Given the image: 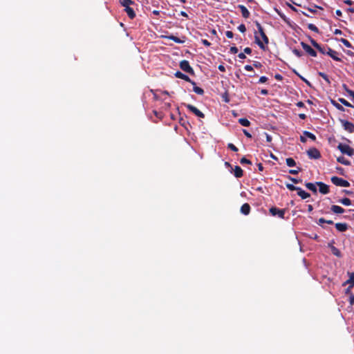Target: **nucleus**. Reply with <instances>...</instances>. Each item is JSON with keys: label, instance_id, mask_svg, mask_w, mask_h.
<instances>
[{"label": "nucleus", "instance_id": "nucleus-1", "mask_svg": "<svg viewBox=\"0 0 354 354\" xmlns=\"http://www.w3.org/2000/svg\"><path fill=\"white\" fill-rule=\"evenodd\" d=\"M257 28L258 29V32L259 33L261 37L262 38L261 41L259 38V37L257 35V32L254 35V40L255 43L259 46V48L262 50L266 49V45H267L269 42L268 37L266 35L264 30L261 25L258 22L256 21L255 23Z\"/></svg>", "mask_w": 354, "mask_h": 354}, {"label": "nucleus", "instance_id": "nucleus-2", "mask_svg": "<svg viewBox=\"0 0 354 354\" xmlns=\"http://www.w3.org/2000/svg\"><path fill=\"white\" fill-rule=\"evenodd\" d=\"M337 149L343 153L346 154L348 156H353L354 155V149L351 148L349 145L346 144L339 143L337 146Z\"/></svg>", "mask_w": 354, "mask_h": 354}, {"label": "nucleus", "instance_id": "nucleus-3", "mask_svg": "<svg viewBox=\"0 0 354 354\" xmlns=\"http://www.w3.org/2000/svg\"><path fill=\"white\" fill-rule=\"evenodd\" d=\"M330 180L336 186L348 187L351 185L348 181L337 176H333Z\"/></svg>", "mask_w": 354, "mask_h": 354}, {"label": "nucleus", "instance_id": "nucleus-4", "mask_svg": "<svg viewBox=\"0 0 354 354\" xmlns=\"http://www.w3.org/2000/svg\"><path fill=\"white\" fill-rule=\"evenodd\" d=\"M182 105L185 106L189 111L193 113L194 115H196L198 118H205L204 113H203L200 110H198L194 105H192L189 104H186V103H183Z\"/></svg>", "mask_w": 354, "mask_h": 354}, {"label": "nucleus", "instance_id": "nucleus-5", "mask_svg": "<svg viewBox=\"0 0 354 354\" xmlns=\"http://www.w3.org/2000/svg\"><path fill=\"white\" fill-rule=\"evenodd\" d=\"M270 213L273 216H278L280 218H284V215L286 212L285 209H279L276 207H272L269 209Z\"/></svg>", "mask_w": 354, "mask_h": 354}, {"label": "nucleus", "instance_id": "nucleus-6", "mask_svg": "<svg viewBox=\"0 0 354 354\" xmlns=\"http://www.w3.org/2000/svg\"><path fill=\"white\" fill-rule=\"evenodd\" d=\"M180 68L185 72L188 73L191 75L194 74V71L193 68L191 67L189 62L187 60H182L180 62Z\"/></svg>", "mask_w": 354, "mask_h": 354}, {"label": "nucleus", "instance_id": "nucleus-7", "mask_svg": "<svg viewBox=\"0 0 354 354\" xmlns=\"http://www.w3.org/2000/svg\"><path fill=\"white\" fill-rule=\"evenodd\" d=\"M307 154L310 159H319L321 158L319 151L315 147H312L307 151Z\"/></svg>", "mask_w": 354, "mask_h": 354}, {"label": "nucleus", "instance_id": "nucleus-8", "mask_svg": "<svg viewBox=\"0 0 354 354\" xmlns=\"http://www.w3.org/2000/svg\"><path fill=\"white\" fill-rule=\"evenodd\" d=\"M340 122L344 130L349 133H354V124L352 122L345 120H340Z\"/></svg>", "mask_w": 354, "mask_h": 354}, {"label": "nucleus", "instance_id": "nucleus-9", "mask_svg": "<svg viewBox=\"0 0 354 354\" xmlns=\"http://www.w3.org/2000/svg\"><path fill=\"white\" fill-rule=\"evenodd\" d=\"M301 46L308 55L314 57H317V52L313 48H312L308 44L301 41Z\"/></svg>", "mask_w": 354, "mask_h": 354}, {"label": "nucleus", "instance_id": "nucleus-10", "mask_svg": "<svg viewBox=\"0 0 354 354\" xmlns=\"http://www.w3.org/2000/svg\"><path fill=\"white\" fill-rule=\"evenodd\" d=\"M175 77L182 79L186 82H188L191 83L192 85H195L196 82L192 81L187 75H185L184 73H181L180 71H176L175 73Z\"/></svg>", "mask_w": 354, "mask_h": 354}, {"label": "nucleus", "instance_id": "nucleus-11", "mask_svg": "<svg viewBox=\"0 0 354 354\" xmlns=\"http://www.w3.org/2000/svg\"><path fill=\"white\" fill-rule=\"evenodd\" d=\"M316 185L319 187V192L323 194L329 193V186L322 182H317Z\"/></svg>", "mask_w": 354, "mask_h": 354}, {"label": "nucleus", "instance_id": "nucleus-12", "mask_svg": "<svg viewBox=\"0 0 354 354\" xmlns=\"http://www.w3.org/2000/svg\"><path fill=\"white\" fill-rule=\"evenodd\" d=\"M238 8L240 9L242 16L244 18H245V19L249 18L250 13L249 10H248V8L245 6L239 5Z\"/></svg>", "mask_w": 354, "mask_h": 354}, {"label": "nucleus", "instance_id": "nucleus-13", "mask_svg": "<svg viewBox=\"0 0 354 354\" xmlns=\"http://www.w3.org/2000/svg\"><path fill=\"white\" fill-rule=\"evenodd\" d=\"M250 205L248 204V203H244L241 207V212L244 214V215H248L250 212Z\"/></svg>", "mask_w": 354, "mask_h": 354}, {"label": "nucleus", "instance_id": "nucleus-14", "mask_svg": "<svg viewBox=\"0 0 354 354\" xmlns=\"http://www.w3.org/2000/svg\"><path fill=\"white\" fill-rule=\"evenodd\" d=\"M330 209L335 214H343L345 212L344 208L336 205H333L330 207Z\"/></svg>", "mask_w": 354, "mask_h": 354}, {"label": "nucleus", "instance_id": "nucleus-15", "mask_svg": "<svg viewBox=\"0 0 354 354\" xmlns=\"http://www.w3.org/2000/svg\"><path fill=\"white\" fill-rule=\"evenodd\" d=\"M335 227L339 232H343L348 230V225L346 223H337Z\"/></svg>", "mask_w": 354, "mask_h": 354}, {"label": "nucleus", "instance_id": "nucleus-16", "mask_svg": "<svg viewBox=\"0 0 354 354\" xmlns=\"http://www.w3.org/2000/svg\"><path fill=\"white\" fill-rule=\"evenodd\" d=\"M124 8V10L127 13L128 17L131 19H134L136 17V12H134L133 9L129 7V6H125Z\"/></svg>", "mask_w": 354, "mask_h": 354}, {"label": "nucleus", "instance_id": "nucleus-17", "mask_svg": "<svg viewBox=\"0 0 354 354\" xmlns=\"http://www.w3.org/2000/svg\"><path fill=\"white\" fill-rule=\"evenodd\" d=\"M349 279L344 282L343 286L347 284L351 285V287L354 286V272H348Z\"/></svg>", "mask_w": 354, "mask_h": 354}, {"label": "nucleus", "instance_id": "nucleus-18", "mask_svg": "<svg viewBox=\"0 0 354 354\" xmlns=\"http://www.w3.org/2000/svg\"><path fill=\"white\" fill-rule=\"evenodd\" d=\"M297 192L298 196H299L302 199H306L310 196L309 193L305 192L301 187H299Z\"/></svg>", "mask_w": 354, "mask_h": 354}, {"label": "nucleus", "instance_id": "nucleus-19", "mask_svg": "<svg viewBox=\"0 0 354 354\" xmlns=\"http://www.w3.org/2000/svg\"><path fill=\"white\" fill-rule=\"evenodd\" d=\"M328 247L330 248V250H331V252L333 253V254H334L335 256H336L337 257H342V253L338 248H337L336 247H335L334 245H333L331 244H328Z\"/></svg>", "mask_w": 354, "mask_h": 354}, {"label": "nucleus", "instance_id": "nucleus-20", "mask_svg": "<svg viewBox=\"0 0 354 354\" xmlns=\"http://www.w3.org/2000/svg\"><path fill=\"white\" fill-rule=\"evenodd\" d=\"M234 174L236 178H241L243 175V169L239 166H235Z\"/></svg>", "mask_w": 354, "mask_h": 354}, {"label": "nucleus", "instance_id": "nucleus-21", "mask_svg": "<svg viewBox=\"0 0 354 354\" xmlns=\"http://www.w3.org/2000/svg\"><path fill=\"white\" fill-rule=\"evenodd\" d=\"M337 161L344 165H351V162L346 160L344 156H339L337 158Z\"/></svg>", "mask_w": 354, "mask_h": 354}, {"label": "nucleus", "instance_id": "nucleus-22", "mask_svg": "<svg viewBox=\"0 0 354 354\" xmlns=\"http://www.w3.org/2000/svg\"><path fill=\"white\" fill-rule=\"evenodd\" d=\"M305 186L306 187L307 189H308L309 190L312 191L314 193H317V188H316V186L314 183H305Z\"/></svg>", "mask_w": 354, "mask_h": 354}, {"label": "nucleus", "instance_id": "nucleus-23", "mask_svg": "<svg viewBox=\"0 0 354 354\" xmlns=\"http://www.w3.org/2000/svg\"><path fill=\"white\" fill-rule=\"evenodd\" d=\"M239 123L243 127H249L250 125V122L245 118L239 119Z\"/></svg>", "mask_w": 354, "mask_h": 354}, {"label": "nucleus", "instance_id": "nucleus-24", "mask_svg": "<svg viewBox=\"0 0 354 354\" xmlns=\"http://www.w3.org/2000/svg\"><path fill=\"white\" fill-rule=\"evenodd\" d=\"M303 134H304V136L308 137V138L311 139L313 141L316 140V136L310 131H304L303 132Z\"/></svg>", "mask_w": 354, "mask_h": 354}, {"label": "nucleus", "instance_id": "nucleus-25", "mask_svg": "<svg viewBox=\"0 0 354 354\" xmlns=\"http://www.w3.org/2000/svg\"><path fill=\"white\" fill-rule=\"evenodd\" d=\"M331 104L337 109H338L339 111H344L345 109L341 105L339 104V103H337L335 100H331Z\"/></svg>", "mask_w": 354, "mask_h": 354}, {"label": "nucleus", "instance_id": "nucleus-26", "mask_svg": "<svg viewBox=\"0 0 354 354\" xmlns=\"http://www.w3.org/2000/svg\"><path fill=\"white\" fill-rule=\"evenodd\" d=\"M344 205L348 206L351 204V201L348 198H344L339 201Z\"/></svg>", "mask_w": 354, "mask_h": 354}, {"label": "nucleus", "instance_id": "nucleus-27", "mask_svg": "<svg viewBox=\"0 0 354 354\" xmlns=\"http://www.w3.org/2000/svg\"><path fill=\"white\" fill-rule=\"evenodd\" d=\"M338 101L342 103V104H344V106H348V107H353L354 108V106L352 105L350 102H348L347 100H346L344 98H339L338 99Z\"/></svg>", "mask_w": 354, "mask_h": 354}, {"label": "nucleus", "instance_id": "nucleus-28", "mask_svg": "<svg viewBox=\"0 0 354 354\" xmlns=\"http://www.w3.org/2000/svg\"><path fill=\"white\" fill-rule=\"evenodd\" d=\"M193 86H194L193 91L196 93H197L198 95H203L204 91L202 88L197 86L196 84L193 85Z\"/></svg>", "mask_w": 354, "mask_h": 354}, {"label": "nucleus", "instance_id": "nucleus-29", "mask_svg": "<svg viewBox=\"0 0 354 354\" xmlns=\"http://www.w3.org/2000/svg\"><path fill=\"white\" fill-rule=\"evenodd\" d=\"M286 164L288 167H294L296 165V162L292 158H288L286 160Z\"/></svg>", "mask_w": 354, "mask_h": 354}, {"label": "nucleus", "instance_id": "nucleus-30", "mask_svg": "<svg viewBox=\"0 0 354 354\" xmlns=\"http://www.w3.org/2000/svg\"><path fill=\"white\" fill-rule=\"evenodd\" d=\"M120 3L124 7L134 4V1L131 0H120Z\"/></svg>", "mask_w": 354, "mask_h": 354}, {"label": "nucleus", "instance_id": "nucleus-31", "mask_svg": "<svg viewBox=\"0 0 354 354\" xmlns=\"http://www.w3.org/2000/svg\"><path fill=\"white\" fill-rule=\"evenodd\" d=\"M318 75H319V76L322 77L328 84H330L329 77L326 73H324L323 72H319Z\"/></svg>", "mask_w": 354, "mask_h": 354}, {"label": "nucleus", "instance_id": "nucleus-32", "mask_svg": "<svg viewBox=\"0 0 354 354\" xmlns=\"http://www.w3.org/2000/svg\"><path fill=\"white\" fill-rule=\"evenodd\" d=\"M338 55H339V53H338L337 51H335H335L333 52V53H332V54L330 55V57L333 59H334V60H335V61L341 62V61H342V59H341V58H340V57H338Z\"/></svg>", "mask_w": 354, "mask_h": 354}, {"label": "nucleus", "instance_id": "nucleus-33", "mask_svg": "<svg viewBox=\"0 0 354 354\" xmlns=\"http://www.w3.org/2000/svg\"><path fill=\"white\" fill-rule=\"evenodd\" d=\"M308 28L315 32H319L318 28L313 24H308Z\"/></svg>", "mask_w": 354, "mask_h": 354}, {"label": "nucleus", "instance_id": "nucleus-34", "mask_svg": "<svg viewBox=\"0 0 354 354\" xmlns=\"http://www.w3.org/2000/svg\"><path fill=\"white\" fill-rule=\"evenodd\" d=\"M339 41L347 48H353V46L347 39L342 38L339 39Z\"/></svg>", "mask_w": 354, "mask_h": 354}, {"label": "nucleus", "instance_id": "nucleus-35", "mask_svg": "<svg viewBox=\"0 0 354 354\" xmlns=\"http://www.w3.org/2000/svg\"><path fill=\"white\" fill-rule=\"evenodd\" d=\"M286 186L290 191H297L299 188V187H296L294 185L290 183H287Z\"/></svg>", "mask_w": 354, "mask_h": 354}, {"label": "nucleus", "instance_id": "nucleus-36", "mask_svg": "<svg viewBox=\"0 0 354 354\" xmlns=\"http://www.w3.org/2000/svg\"><path fill=\"white\" fill-rule=\"evenodd\" d=\"M169 38L171 40H172V41H175L176 43H178V44H181V43H183V41H182V40H180V38H178V37H176V36L171 35V36L169 37Z\"/></svg>", "mask_w": 354, "mask_h": 354}, {"label": "nucleus", "instance_id": "nucleus-37", "mask_svg": "<svg viewBox=\"0 0 354 354\" xmlns=\"http://www.w3.org/2000/svg\"><path fill=\"white\" fill-rule=\"evenodd\" d=\"M227 148L230 149V150L234 151V152H236L238 151V148L232 143H229L227 145Z\"/></svg>", "mask_w": 354, "mask_h": 354}, {"label": "nucleus", "instance_id": "nucleus-38", "mask_svg": "<svg viewBox=\"0 0 354 354\" xmlns=\"http://www.w3.org/2000/svg\"><path fill=\"white\" fill-rule=\"evenodd\" d=\"M317 50H319V53L325 55L326 52V46H322L319 45V46L317 48Z\"/></svg>", "mask_w": 354, "mask_h": 354}, {"label": "nucleus", "instance_id": "nucleus-39", "mask_svg": "<svg viewBox=\"0 0 354 354\" xmlns=\"http://www.w3.org/2000/svg\"><path fill=\"white\" fill-rule=\"evenodd\" d=\"M292 53H294V55H295L297 57H300L303 55V53L301 50H298V49H293L292 50Z\"/></svg>", "mask_w": 354, "mask_h": 354}, {"label": "nucleus", "instance_id": "nucleus-40", "mask_svg": "<svg viewBox=\"0 0 354 354\" xmlns=\"http://www.w3.org/2000/svg\"><path fill=\"white\" fill-rule=\"evenodd\" d=\"M240 162L241 164H248V165H251L252 164V162L247 159L245 157H243L241 160H240Z\"/></svg>", "mask_w": 354, "mask_h": 354}, {"label": "nucleus", "instance_id": "nucleus-41", "mask_svg": "<svg viewBox=\"0 0 354 354\" xmlns=\"http://www.w3.org/2000/svg\"><path fill=\"white\" fill-rule=\"evenodd\" d=\"M287 178L291 180L292 183L297 184V183H301V179H297V178H292L290 176H288Z\"/></svg>", "mask_w": 354, "mask_h": 354}, {"label": "nucleus", "instance_id": "nucleus-42", "mask_svg": "<svg viewBox=\"0 0 354 354\" xmlns=\"http://www.w3.org/2000/svg\"><path fill=\"white\" fill-rule=\"evenodd\" d=\"M310 43L313 45V47H315L316 49L319 46V44H318L315 39L310 38Z\"/></svg>", "mask_w": 354, "mask_h": 354}, {"label": "nucleus", "instance_id": "nucleus-43", "mask_svg": "<svg viewBox=\"0 0 354 354\" xmlns=\"http://www.w3.org/2000/svg\"><path fill=\"white\" fill-rule=\"evenodd\" d=\"M238 30L241 32L244 33L246 31V28L244 24H241L238 26Z\"/></svg>", "mask_w": 354, "mask_h": 354}, {"label": "nucleus", "instance_id": "nucleus-44", "mask_svg": "<svg viewBox=\"0 0 354 354\" xmlns=\"http://www.w3.org/2000/svg\"><path fill=\"white\" fill-rule=\"evenodd\" d=\"M301 170V168H298L297 169H290L289 173L292 175H297Z\"/></svg>", "mask_w": 354, "mask_h": 354}, {"label": "nucleus", "instance_id": "nucleus-45", "mask_svg": "<svg viewBox=\"0 0 354 354\" xmlns=\"http://www.w3.org/2000/svg\"><path fill=\"white\" fill-rule=\"evenodd\" d=\"M239 51L238 50V48L236 47V46H232L230 49V52L232 53V54H236Z\"/></svg>", "mask_w": 354, "mask_h": 354}, {"label": "nucleus", "instance_id": "nucleus-46", "mask_svg": "<svg viewBox=\"0 0 354 354\" xmlns=\"http://www.w3.org/2000/svg\"><path fill=\"white\" fill-rule=\"evenodd\" d=\"M334 51H335L334 50H333L332 48H330V47L326 46V55H328V56H330V55L332 53H333Z\"/></svg>", "mask_w": 354, "mask_h": 354}, {"label": "nucleus", "instance_id": "nucleus-47", "mask_svg": "<svg viewBox=\"0 0 354 354\" xmlns=\"http://www.w3.org/2000/svg\"><path fill=\"white\" fill-rule=\"evenodd\" d=\"M225 35L227 38L231 39L234 37V33L230 30H227L225 32Z\"/></svg>", "mask_w": 354, "mask_h": 354}, {"label": "nucleus", "instance_id": "nucleus-48", "mask_svg": "<svg viewBox=\"0 0 354 354\" xmlns=\"http://www.w3.org/2000/svg\"><path fill=\"white\" fill-rule=\"evenodd\" d=\"M336 169L337 171V172L341 174V175H344V169L341 167H336Z\"/></svg>", "mask_w": 354, "mask_h": 354}, {"label": "nucleus", "instance_id": "nucleus-49", "mask_svg": "<svg viewBox=\"0 0 354 354\" xmlns=\"http://www.w3.org/2000/svg\"><path fill=\"white\" fill-rule=\"evenodd\" d=\"M268 80V78L266 76H261L259 78V83H265Z\"/></svg>", "mask_w": 354, "mask_h": 354}, {"label": "nucleus", "instance_id": "nucleus-50", "mask_svg": "<svg viewBox=\"0 0 354 354\" xmlns=\"http://www.w3.org/2000/svg\"><path fill=\"white\" fill-rule=\"evenodd\" d=\"M266 138V141L270 142L272 140V136L267 133H264Z\"/></svg>", "mask_w": 354, "mask_h": 354}, {"label": "nucleus", "instance_id": "nucleus-51", "mask_svg": "<svg viewBox=\"0 0 354 354\" xmlns=\"http://www.w3.org/2000/svg\"><path fill=\"white\" fill-rule=\"evenodd\" d=\"M349 303L351 306L354 305V295L351 294L349 297Z\"/></svg>", "mask_w": 354, "mask_h": 354}, {"label": "nucleus", "instance_id": "nucleus-52", "mask_svg": "<svg viewBox=\"0 0 354 354\" xmlns=\"http://www.w3.org/2000/svg\"><path fill=\"white\" fill-rule=\"evenodd\" d=\"M244 53H246L248 55H250L252 53V49L249 47H246L243 50Z\"/></svg>", "mask_w": 354, "mask_h": 354}, {"label": "nucleus", "instance_id": "nucleus-53", "mask_svg": "<svg viewBox=\"0 0 354 354\" xmlns=\"http://www.w3.org/2000/svg\"><path fill=\"white\" fill-rule=\"evenodd\" d=\"M244 68L247 71H254L253 67L250 65H245Z\"/></svg>", "mask_w": 354, "mask_h": 354}, {"label": "nucleus", "instance_id": "nucleus-54", "mask_svg": "<svg viewBox=\"0 0 354 354\" xmlns=\"http://www.w3.org/2000/svg\"><path fill=\"white\" fill-rule=\"evenodd\" d=\"M201 42L206 46H209L211 45V43L207 39H202Z\"/></svg>", "mask_w": 354, "mask_h": 354}, {"label": "nucleus", "instance_id": "nucleus-55", "mask_svg": "<svg viewBox=\"0 0 354 354\" xmlns=\"http://www.w3.org/2000/svg\"><path fill=\"white\" fill-rule=\"evenodd\" d=\"M253 66L255 68H261L262 66V64L259 62H254Z\"/></svg>", "mask_w": 354, "mask_h": 354}, {"label": "nucleus", "instance_id": "nucleus-56", "mask_svg": "<svg viewBox=\"0 0 354 354\" xmlns=\"http://www.w3.org/2000/svg\"><path fill=\"white\" fill-rule=\"evenodd\" d=\"M243 132L244 135H245L246 137L250 138H252V135H251V134H250V133L247 130L243 129Z\"/></svg>", "mask_w": 354, "mask_h": 354}, {"label": "nucleus", "instance_id": "nucleus-57", "mask_svg": "<svg viewBox=\"0 0 354 354\" xmlns=\"http://www.w3.org/2000/svg\"><path fill=\"white\" fill-rule=\"evenodd\" d=\"M326 222V219L324 218H320L319 220H318V225H321L322 223H325Z\"/></svg>", "mask_w": 354, "mask_h": 354}, {"label": "nucleus", "instance_id": "nucleus-58", "mask_svg": "<svg viewBox=\"0 0 354 354\" xmlns=\"http://www.w3.org/2000/svg\"><path fill=\"white\" fill-rule=\"evenodd\" d=\"M153 113H154L155 115H156V117H158V118H162V113H158V111H153Z\"/></svg>", "mask_w": 354, "mask_h": 354}, {"label": "nucleus", "instance_id": "nucleus-59", "mask_svg": "<svg viewBox=\"0 0 354 354\" xmlns=\"http://www.w3.org/2000/svg\"><path fill=\"white\" fill-rule=\"evenodd\" d=\"M353 287H351V285L348 286V287L345 290V293L346 295L351 294V290Z\"/></svg>", "mask_w": 354, "mask_h": 354}, {"label": "nucleus", "instance_id": "nucleus-60", "mask_svg": "<svg viewBox=\"0 0 354 354\" xmlns=\"http://www.w3.org/2000/svg\"><path fill=\"white\" fill-rule=\"evenodd\" d=\"M238 57H239V58L242 59H245V58H246V56H245V53H240L238 55Z\"/></svg>", "mask_w": 354, "mask_h": 354}, {"label": "nucleus", "instance_id": "nucleus-61", "mask_svg": "<svg viewBox=\"0 0 354 354\" xmlns=\"http://www.w3.org/2000/svg\"><path fill=\"white\" fill-rule=\"evenodd\" d=\"M347 93L354 100V91L352 90L347 91Z\"/></svg>", "mask_w": 354, "mask_h": 354}, {"label": "nucleus", "instance_id": "nucleus-62", "mask_svg": "<svg viewBox=\"0 0 354 354\" xmlns=\"http://www.w3.org/2000/svg\"><path fill=\"white\" fill-rule=\"evenodd\" d=\"M297 106L298 107H300V108H303V107H304V106H305V105H304V102H301V101L298 102L297 103Z\"/></svg>", "mask_w": 354, "mask_h": 354}, {"label": "nucleus", "instance_id": "nucleus-63", "mask_svg": "<svg viewBox=\"0 0 354 354\" xmlns=\"http://www.w3.org/2000/svg\"><path fill=\"white\" fill-rule=\"evenodd\" d=\"M344 3L348 6H351L353 3V2L351 0H344Z\"/></svg>", "mask_w": 354, "mask_h": 354}, {"label": "nucleus", "instance_id": "nucleus-64", "mask_svg": "<svg viewBox=\"0 0 354 354\" xmlns=\"http://www.w3.org/2000/svg\"><path fill=\"white\" fill-rule=\"evenodd\" d=\"M257 167L260 171H262L263 170V166L262 163H258Z\"/></svg>", "mask_w": 354, "mask_h": 354}]
</instances>
